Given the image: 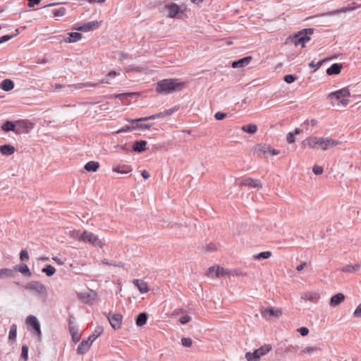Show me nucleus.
<instances>
[{"mask_svg": "<svg viewBox=\"0 0 361 361\" xmlns=\"http://www.w3.org/2000/svg\"><path fill=\"white\" fill-rule=\"evenodd\" d=\"M130 120L131 119H127V121L131 124L132 130L140 129V127H139L140 124H137V123H139L140 121H137V122H135V123H133L130 122Z\"/></svg>", "mask_w": 361, "mask_h": 361, "instance_id": "69168bd1", "label": "nucleus"}, {"mask_svg": "<svg viewBox=\"0 0 361 361\" xmlns=\"http://www.w3.org/2000/svg\"><path fill=\"white\" fill-rule=\"evenodd\" d=\"M16 35H17V34L10 35H4L2 37H0V44H2L4 42H6L11 39Z\"/></svg>", "mask_w": 361, "mask_h": 361, "instance_id": "5fc2aeb1", "label": "nucleus"}, {"mask_svg": "<svg viewBox=\"0 0 361 361\" xmlns=\"http://www.w3.org/2000/svg\"><path fill=\"white\" fill-rule=\"evenodd\" d=\"M271 256V252L270 251L262 252L259 254L253 255V258L255 259H268Z\"/></svg>", "mask_w": 361, "mask_h": 361, "instance_id": "a19ab883", "label": "nucleus"}, {"mask_svg": "<svg viewBox=\"0 0 361 361\" xmlns=\"http://www.w3.org/2000/svg\"><path fill=\"white\" fill-rule=\"evenodd\" d=\"M184 86L185 83L179 82L177 79H164L157 82L156 91L161 94H168L180 91Z\"/></svg>", "mask_w": 361, "mask_h": 361, "instance_id": "f257e3e1", "label": "nucleus"}, {"mask_svg": "<svg viewBox=\"0 0 361 361\" xmlns=\"http://www.w3.org/2000/svg\"><path fill=\"white\" fill-rule=\"evenodd\" d=\"M16 336H17V326H16V324H13L10 327L8 338H9V340L14 341L16 339Z\"/></svg>", "mask_w": 361, "mask_h": 361, "instance_id": "ea45409f", "label": "nucleus"}, {"mask_svg": "<svg viewBox=\"0 0 361 361\" xmlns=\"http://www.w3.org/2000/svg\"><path fill=\"white\" fill-rule=\"evenodd\" d=\"M181 343L184 347L189 348L192 344V341L190 338H183L181 339Z\"/></svg>", "mask_w": 361, "mask_h": 361, "instance_id": "09e8293b", "label": "nucleus"}, {"mask_svg": "<svg viewBox=\"0 0 361 361\" xmlns=\"http://www.w3.org/2000/svg\"><path fill=\"white\" fill-rule=\"evenodd\" d=\"M341 63H334L327 69L326 73L329 75H337L341 73Z\"/></svg>", "mask_w": 361, "mask_h": 361, "instance_id": "bb28decb", "label": "nucleus"}, {"mask_svg": "<svg viewBox=\"0 0 361 361\" xmlns=\"http://www.w3.org/2000/svg\"><path fill=\"white\" fill-rule=\"evenodd\" d=\"M259 312L264 318L269 320L274 318H279L282 314V310L281 308H275L273 307H261Z\"/></svg>", "mask_w": 361, "mask_h": 361, "instance_id": "0eeeda50", "label": "nucleus"}, {"mask_svg": "<svg viewBox=\"0 0 361 361\" xmlns=\"http://www.w3.org/2000/svg\"><path fill=\"white\" fill-rule=\"evenodd\" d=\"M323 63V60H321L319 61H318L317 63H314V61H312L310 63H309V66L310 68H314V70H317L322 64Z\"/></svg>", "mask_w": 361, "mask_h": 361, "instance_id": "864d4df0", "label": "nucleus"}, {"mask_svg": "<svg viewBox=\"0 0 361 361\" xmlns=\"http://www.w3.org/2000/svg\"><path fill=\"white\" fill-rule=\"evenodd\" d=\"M0 152L6 156H10L15 152V148L11 145H4L0 146Z\"/></svg>", "mask_w": 361, "mask_h": 361, "instance_id": "cd10ccee", "label": "nucleus"}, {"mask_svg": "<svg viewBox=\"0 0 361 361\" xmlns=\"http://www.w3.org/2000/svg\"><path fill=\"white\" fill-rule=\"evenodd\" d=\"M92 344V343L88 339L82 341L77 348L78 354L83 355L86 353L90 350Z\"/></svg>", "mask_w": 361, "mask_h": 361, "instance_id": "dca6fc26", "label": "nucleus"}, {"mask_svg": "<svg viewBox=\"0 0 361 361\" xmlns=\"http://www.w3.org/2000/svg\"><path fill=\"white\" fill-rule=\"evenodd\" d=\"M350 96V92L347 88H343L338 91L331 92L328 94V99H335L343 105H347L349 99H348Z\"/></svg>", "mask_w": 361, "mask_h": 361, "instance_id": "39448f33", "label": "nucleus"}, {"mask_svg": "<svg viewBox=\"0 0 361 361\" xmlns=\"http://www.w3.org/2000/svg\"><path fill=\"white\" fill-rule=\"evenodd\" d=\"M0 88L6 92H8L14 88V83L10 79H5L0 83Z\"/></svg>", "mask_w": 361, "mask_h": 361, "instance_id": "a878e982", "label": "nucleus"}, {"mask_svg": "<svg viewBox=\"0 0 361 361\" xmlns=\"http://www.w3.org/2000/svg\"><path fill=\"white\" fill-rule=\"evenodd\" d=\"M354 317H361V304H359L353 313Z\"/></svg>", "mask_w": 361, "mask_h": 361, "instance_id": "680f3d73", "label": "nucleus"}, {"mask_svg": "<svg viewBox=\"0 0 361 361\" xmlns=\"http://www.w3.org/2000/svg\"><path fill=\"white\" fill-rule=\"evenodd\" d=\"M255 151L259 157H266L269 154L271 147L267 145H258L256 146Z\"/></svg>", "mask_w": 361, "mask_h": 361, "instance_id": "f3484780", "label": "nucleus"}, {"mask_svg": "<svg viewBox=\"0 0 361 361\" xmlns=\"http://www.w3.org/2000/svg\"><path fill=\"white\" fill-rule=\"evenodd\" d=\"M312 171L316 175H320L323 173V168L318 165H314L312 168Z\"/></svg>", "mask_w": 361, "mask_h": 361, "instance_id": "603ef678", "label": "nucleus"}, {"mask_svg": "<svg viewBox=\"0 0 361 361\" xmlns=\"http://www.w3.org/2000/svg\"><path fill=\"white\" fill-rule=\"evenodd\" d=\"M251 56H246L243 59H240L236 61H233L231 64L232 68H243L247 66L252 61Z\"/></svg>", "mask_w": 361, "mask_h": 361, "instance_id": "6ab92c4d", "label": "nucleus"}, {"mask_svg": "<svg viewBox=\"0 0 361 361\" xmlns=\"http://www.w3.org/2000/svg\"><path fill=\"white\" fill-rule=\"evenodd\" d=\"M345 299V296L343 293H337L332 296L330 299V305L331 307H336L340 305Z\"/></svg>", "mask_w": 361, "mask_h": 361, "instance_id": "5701e85b", "label": "nucleus"}, {"mask_svg": "<svg viewBox=\"0 0 361 361\" xmlns=\"http://www.w3.org/2000/svg\"><path fill=\"white\" fill-rule=\"evenodd\" d=\"M314 32L312 28L303 29L300 31L295 37L293 43L295 47L300 46L302 48L305 47L307 42L310 40L308 35H312Z\"/></svg>", "mask_w": 361, "mask_h": 361, "instance_id": "20e7f679", "label": "nucleus"}, {"mask_svg": "<svg viewBox=\"0 0 361 361\" xmlns=\"http://www.w3.org/2000/svg\"><path fill=\"white\" fill-rule=\"evenodd\" d=\"M341 12V11H340V10H335V11H329V12H326V13H320L318 16H312L311 18H317V17L333 16H335V15H337V14L340 13Z\"/></svg>", "mask_w": 361, "mask_h": 361, "instance_id": "c03bdc74", "label": "nucleus"}, {"mask_svg": "<svg viewBox=\"0 0 361 361\" xmlns=\"http://www.w3.org/2000/svg\"><path fill=\"white\" fill-rule=\"evenodd\" d=\"M297 331L301 334L302 336H305L309 333V329L307 327H300L297 329Z\"/></svg>", "mask_w": 361, "mask_h": 361, "instance_id": "052dcab7", "label": "nucleus"}, {"mask_svg": "<svg viewBox=\"0 0 361 361\" xmlns=\"http://www.w3.org/2000/svg\"><path fill=\"white\" fill-rule=\"evenodd\" d=\"M30 127V123L25 121H19L16 124V128L23 130L22 133H27Z\"/></svg>", "mask_w": 361, "mask_h": 361, "instance_id": "473e14b6", "label": "nucleus"}, {"mask_svg": "<svg viewBox=\"0 0 361 361\" xmlns=\"http://www.w3.org/2000/svg\"><path fill=\"white\" fill-rule=\"evenodd\" d=\"M102 326H97L93 333L87 338L89 341L93 343L103 332Z\"/></svg>", "mask_w": 361, "mask_h": 361, "instance_id": "2f4dec72", "label": "nucleus"}, {"mask_svg": "<svg viewBox=\"0 0 361 361\" xmlns=\"http://www.w3.org/2000/svg\"><path fill=\"white\" fill-rule=\"evenodd\" d=\"M271 350L270 345H264L255 350L253 353L248 352L245 354V358L247 361L257 360L260 357L265 355Z\"/></svg>", "mask_w": 361, "mask_h": 361, "instance_id": "423d86ee", "label": "nucleus"}, {"mask_svg": "<svg viewBox=\"0 0 361 361\" xmlns=\"http://www.w3.org/2000/svg\"><path fill=\"white\" fill-rule=\"evenodd\" d=\"M240 184L243 185H247L252 188H259L262 187V184L259 180L250 178H246L242 180Z\"/></svg>", "mask_w": 361, "mask_h": 361, "instance_id": "a211bd4d", "label": "nucleus"}, {"mask_svg": "<svg viewBox=\"0 0 361 361\" xmlns=\"http://www.w3.org/2000/svg\"><path fill=\"white\" fill-rule=\"evenodd\" d=\"M301 298L305 300L317 302L319 299V294L314 292L305 293L302 295Z\"/></svg>", "mask_w": 361, "mask_h": 361, "instance_id": "b1692460", "label": "nucleus"}, {"mask_svg": "<svg viewBox=\"0 0 361 361\" xmlns=\"http://www.w3.org/2000/svg\"><path fill=\"white\" fill-rule=\"evenodd\" d=\"M14 276L15 271L13 269L8 268L0 269V280L7 278H13Z\"/></svg>", "mask_w": 361, "mask_h": 361, "instance_id": "393cba45", "label": "nucleus"}, {"mask_svg": "<svg viewBox=\"0 0 361 361\" xmlns=\"http://www.w3.org/2000/svg\"><path fill=\"white\" fill-rule=\"evenodd\" d=\"M147 320V314L145 312L140 313L136 319V325L137 326H144Z\"/></svg>", "mask_w": 361, "mask_h": 361, "instance_id": "c9c22d12", "label": "nucleus"}, {"mask_svg": "<svg viewBox=\"0 0 361 361\" xmlns=\"http://www.w3.org/2000/svg\"><path fill=\"white\" fill-rule=\"evenodd\" d=\"M41 0H27L29 7H34L35 5L38 4Z\"/></svg>", "mask_w": 361, "mask_h": 361, "instance_id": "338daca9", "label": "nucleus"}, {"mask_svg": "<svg viewBox=\"0 0 361 361\" xmlns=\"http://www.w3.org/2000/svg\"><path fill=\"white\" fill-rule=\"evenodd\" d=\"M226 271L224 268L219 267H211L207 271V276L209 278H216L224 276Z\"/></svg>", "mask_w": 361, "mask_h": 361, "instance_id": "4468645a", "label": "nucleus"}, {"mask_svg": "<svg viewBox=\"0 0 361 361\" xmlns=\"http://www.w3.org/2000/svg\"><path fill=\"white\" fill-rule=\"evenodd\" d=\"M296 80V77L293 75H286L284 76V80L287 83H292Z\"/></svg>", "mask_w": 361, "mask_h": 361, "instance_id": "13d9d810", "label": "nucleus"}, {"mask_svg": "<svg viewBox=\"0 0 361 361\" xmlns=\"http://www.w3.org/2000/svg\"><path fill=\"white\" fill-rule=\"evenodd\" d=\"M122 318V315L119 313L108 316V320L114 329H118L121 327Z\"/></svg>", "mask_w": 361, "mask_h": 361, "instance_id": "f8f14e48", "label": "nucleus"}, {"mask_svg": "<svg viewBox=\"0 0 361 361\" xmlns=\"http://www.w3.org/2000/svg\"><path fill=\"white\" fill-rule=\"evenodd\" d=\"M1 129L5 132L14 131L16 133H21L23 130L16 128V125L11 121H6L1 126Z\"/></svg>", "mask_w": 361, "mask_h": 361, "instance_id": "4be33fe9", "label": "nucleus"}, {"mask_svg": "<svg viewBox=\"0 0 361 361\" xmlns=\"http://www.w3.org/2000/svg\"><path fill=\"white\" fill-rule=\"evenodd\" d=\"M133 283L138 288L141 293H146L149 291L148 286L144 281L134 279Z\"/></svg>", "mask_w": 361, "mask_h": 361, "instance_id": "412c9836", "label": "nucleus"}, {"mask_svg": "<svg viewBox=\"0 0 361 361\" xmlns=\"http://www.w3.org/2000/svg\"><path fill=\"white\" fill-rule=\"evenodd\" d=\"M100 24L101 23L97 20L90 21L85 23L81 26L77 27L75 30L87 32L97 29L100 25Z\"/></svg>", "mask_w": 361, "mask_h": 361, "instance_id": "ddd939ff", "label": "nucleus"}, {"mask_svg": "<svg viewBox=\"0 0 361 361\" xmlns=\"http://www.w3.org/2000/svg\"><path fill=\"white\" fill-rule=\"evenodd\" d=\"M115 59L123 61L128 58V55L121 51H117L114 55Z\"/></svg>", "mask_w": 361, "mask_h": 361, "instance_id": "8fccbe9b", "label": "nucleus"}, {"mask_svg": "<svg viewBox=\"0 0 361 361\" xmlns=\"http://www.w3.org/2000/svg\"><path fill=\"white\" fill-rule=\"evenodd\" d=\"M360 265L359 264H354V265L348 264V265H345V266L343 267L341 269V271H343V272L353 274V273H355L357 271H358L360 269Z\"/></svg>", "mask_w": 361, "mask_h": 361, "instance_id": "c85d7f7f", "label": "nucleus"}, {"mask_svg": "<svg viewBox=\"0 0 361 361\" xmlns=\"http://www.w3.org/2000/svg\"><path fill=\"white\" fill-rule=\"evenodd\" d=\"M319 137H309L302 142V147L314 148L316 146L319 147Z\"/></svg>", "mask_w": 361, "mask_h": 361, "instance_id": "2eb2a0df", "label": "nucleus"}, {"mask_svg": "<svg viewBox=\"0 0 361 361\" xmlns=\"http://www.w3.org/2000/svg\"><path fill=\"white\" fill-rule=\"evenodd\" d=\"M24 288L40 297H47V290L46 286L38 281H31L27 283Z\"/></svg>", "mask_w": 361, "mask_h": 361, "instance_id": "7ed1b4c3", "label": "nucleus"}, {"mask_svg": "<svg viewBox=\"0 0 361 361\" xmlns=\"http://www.w3.org/2000/svg\"><path fill=\"white\" fill-rule=\"evenodd\" d=\"M13 270H16L20 272L21 274L27 276L28 277H30L32 276V273L30 272L29 268L26 264H24L17 265Z\"/></svg>", "mask_w": 361, "mask_h": 361, "instance_id": "c756f323", "label": "nucleus"}, {"mask_svg": "<svg viewBox=\"0 0 361 361\" xmlns=\"http://www.w3.org/2000/svg\"><path fill=\"white\" fill-rule=\"evenodd\" d=\"M117 75V73L115 71H110L106 78L102 79L99 81V83H106V84H111V82L109 81V78L114 77Z\"/></svg>", "mask_w": 361, "mask_h": 361, "instance_id": "37998d69", "label": "nucleus"}, {"mask_svg": "<svg viewBox=\"0 0 361 361\" xmlns=\"http://www.w3.org/2000/svg\"><path fill=\"white\" fill-rule=\"evenodd\" d=\"M147 142L145 140L136 141L133 146V150L137 152H142L145 149Z\"/></svg>", "mask_w": 361, "mask_h": 361, "instance_id": "7c9ffc66", "label": "nucleus"}, {"mask_svg": "<svg viewBox=\"0 0 361 361\" xmlns=\"http://www.w3.org/2000/svg\"><path fill=\"white\" fill-rule=\"evenodd\" d=\"M127 131H133L132 130V128H131V124L129 125V126H123V128L118 129L116 133V134H119V133H123V132H127Z\"/></svg>", "mask_w": 361, "mask_h": 361, "instance_id": "6e6d98bb", "label": "nucleus"}, {"mask_svg": "<svg viewBox=\"0 0 361 361\" xmlns=\"http://www.w3.org/2000/svg\"><path fill=\"white\" fill-rule=\"evenodd\" d=\"M241 129L244 132L252 134L257 131V127L255 124H249L243 126Z\"/></svg>", "mask_w": 361, "mask_h": 361, "instance_id": "58836bf2", "label": "nucleus"}, {"mask_svg": "<svg viewBox=\"0 0 361 361\" xmlns=\"http://www.w3.org/2000/svg\"><path fill=\"white\" fill-rule=\"evenodd\" d=\"M68 35L69 37L65 39V42L68 43L75 42L82 37V35L79 32H69Z\"/></svg>", "mask_w": 361, "mask_h": 361, "instance_id": "72a5a7b5", "label": "nucleus"}, {"mask_svg": "<svg viewBox=\"0 0 361 361\" xmlns=\"http://www.w3.org/2000/svg\"><path fill=\"white\" fill-rule=\"evenodd\" d=\"M176 108H171V109H169L164 112H160L159 114H153L149 116L142 117V118H136L135 120H130V122L133 123H135L137 121H147L149 119H155V118H161V117L163 118L166 116L171 115L176 111Z\"/></svg>", "mask_w": 361, "mask_h": 361, "instance_id": "9d476101", "label": "nucleus"}, {"mask_svg": "<svg viewBox=\"0 0 361 361\" xmlns=\"http://www.w3.org/2000/svg\"><path fill=\"white\" fill-rule=\"evenodd\" d=\"M180 11V6L175 3L166 4L164 8L165 15L171 18H176Z\"/></svg>", "mask_w": 361, "mask_h": 361, "instance_id": "1a4fd4ad", "label": "nucleus"}, {"mask_svg": "<svg viewBox=\"0 0 361 361\" xmlns=\"http://www.w3.org/2000/svg\"><path fill=\"white\" fill-rule=\"evenodd\" d=\"M70 334L72 336L73 341L75 343H77L79 341L80 336L78 334V329L76 326H70L69 329Z\"/></svg>", "mask_w": 361, "mask_h": 361, "instance_id": "f704fd0d", "label": "nucleus"}, {"mask_svg": "<svg viewBox=\"0 0 361 361\" xmlns=\"http://www.w3.org/2000/svg\"><path fill=\"white\" fill-rule=\"evenodd\" d=\"M339 142L329 137H319V147L322 150H328L338 145Z\"/></svg>", "mask_w": 361, "mask_h": 361, "instance_id": "6e6552de", "label": "nucleus"}, {"mask_svg": "<svg viewBox=\"0 0 361 361\" xmlns=\"http://www.w3.org/2000/svg\"><path fill=\"white\" fill-rule=\"evenodd\" d=\"M42 271L47 274L48 276H51L56 272L55 268L51 265H47L42 269Z\"/></svg>", "mask_w": 361, "mask_h": 361, "instance_id": "79ce46f5", "label": "nucleus"}, {"mask_svg": "<svg viewBox=\"0 0 361 361\" xmlns=\"http://www.w3.org/2000/svg\"><path fill=\"white\" fill-rule=\"evenodd\" d=\"M66 8L64 7H60L57 9H54L53 11H52V13L54 14V16H56V17H61V16H63L66 13Z\"/></svg>", "mask_w": 361, "mask_h": 361, "instance_id": "a18cd8bd", "label": "nucleus"}, {"mask_svg": "<svg viewBox=\"0 0 361 361\" xmlns=\"http://www.w3.org/2000/svg\"><path fill=\"white\" fill-rule=\"evenodd\" d=\"M287 142L288 143H293L295 142V135L293 133H289L287 135Z\"/></svg>", "mask_w": 361, "mask_h": 361, "instance_id": "e2e57ef3", "label": "nucleus"}, {"mask_svg": "<svg viewBox=\"0 0 361 361\" xmlns=\"http://www.w3.org/2000/svg\"><path fill=\"white\" fill-rule=\"evenodd\" d=\"M191 320V317L188 315H184L183 317H181L180 319H179V322L182 324H188V322H190Z\"/></svg>", "mask_w": 361, "mask_h": 361, "instance_id": "4d7b16f0", "label": "nucleus"}, {"mask_svg": "<svg viewBox=\"0 0 361 361\" xmlns=\"http://www.w3.org/2000/svg\"><path fill=\"white\" fill-rule=\"evenodd\" d=\"M206 250L209 252H212V251H214L216 250V246L213 243H210V244H208L207 246H206Z\"/></svg>", "mask_w": 361, "mask_h": 361, "instance_id": "774afa93", "label": "nucleus"}, {"mask_svg": "<svg viewBox=\"0 0 361 361\" xmlns=\"http://www.w3.org/2000/svg\"><path fill=\"white\" fill-rule=\"evenodd\" d=\"M152 124L153 123L140 124L139 127H140V130H147V129H149L152 127Z\"/></svg>", "mask_w": 361, "mask_h": 361, "instance_id": "0e129e2a", "label": "nucleus"}, {"mask_svg": "<svg viewBox=\"0 0 361 361\" xmlns=\"http://www.w3.org/2000/svg\"><path fill=\"white\" fill-rule=\"evenodd\" d=\"M21 357L25 361L28 358V347L25 345L22 346Z\"/></svg>", "mask_w": 361, "mask_h": 361, "instance_id": "de8ad7c7", "label": "nucleus"}, {"mask_svg": "<svg viewBox=\"0 0 361 361\" xmlns=\"http://www.w3.org/2000/svg\"><path fill=\"white\" fill-rule=\"evenodd\" d=\"M99 164L97 161H89L85 165V169L87 171H93L95 172L98 169Z\"/></svg>", "mask_w": 361, "mask_h": 361, "instance_id": "e433bc0d", "label": "nucleus"}, {"mask_svg": "<svg viewBox=\"0 0 361 361\" xmlns=\"http://www.w3.org/2000/svg\"><path fill=\"white\" fill-rule=\"evenodd\" d=\"M20 259L21 261H27L29 259L28 252L26 250H22L20 253Z\"/></svg>", "mask_w": 361, "mask_h": 361, "instance_id": "3c124183", "label": "nucleus"}, {"mask_svg": "<svg viewBox=\"0 0 361 361\" xmlns=\"http://www.w3.org/2000/svg\"><path fill=\"white\" fill-rule=\"evenodd\" d=\"M26 324L33 328L35 331L39 338H41L42 332L40 329V324L37 318L34 315H29L26 318Z\"/></svg>", "mask_w": 361, "mask_h": 361, "instance_id": "9b49d317", "label": "nucleus"}, {"mask_svg": "<svg viewBox=\"0 0 361 361\" xmlns=\"http://www.w3.org/2000/svg\"><path fill=\"white\" fill-rule=\"evenodd\" d=\"M227 116V114L222 112H216L214 115V117L216 120L221 121L225 118Z\"/></svg>", "mask_w": 361, "mask_h": 361, "instance_id": "bf43d9fd", "label": "nucleus"}, {"mask_svg": "<svg viewBox=\"0 0 361 361\" xmlns=\"http://www.w3.org/2000/svg\"><path fill=\"white\" fill-rule=\"evenodd\" d=\"M113 171L117 172L121 174H126L133 171L132 167L130 165L120 164L113 167Z\"/></svg>", "mask_w": 361, "mask_h": 361, "instance_id": "aec40b11", "label": "nucleus"}, {"mask_svg": "<svg viewBox=\"0 0 361 361\" xmlns=\"http://www.w3.org/2000/svg\"><path fill=\"white\" fill-rule=\"evenodd\" d=\"M72 233V236L78 238L80 241L89 243L94 246H98L99 247H102L104 245L97 235L91 232L85 231L80 234L79 231H73Z\"/></svg>", "mask_w": 361, "mask_h": 361, "instance_id": "f03ea898", "label": "nucleus"}, {"mask_svg": "<svg viewBox=\"0 0 361 361\" xmlns=\"http://www.w3.org/2000/svg\"><path fill=\"white\" fill-rule=\"evenodd\" d=\"M319 350V348L314 346H307L302 350L303 353L312 354Z\"/></svg>", "mask_w": 361, "mask_h": 361, "instance_id": "49530a36", "label": "nucleus"}, {"mask_svg": "<svg viewBox=\"0 0 361 361\" xmlns=\"http://www.w3.org/2000/svg\"><path fill=\"white\" fill-rule=\"evenodd\" d=\"M97 84L96 83H91V82H87V83H80L77 85H68V88H73V89H81L86 87H96Z\"/></svg>", "mask_w": 361, "mask_h": 361, "instance_id": "4c0bfd02", "label": "nucleus"}]
</instances>
